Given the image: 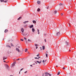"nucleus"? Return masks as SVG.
Returning <instances> with one entry per match:
<instances>
[{"label": "nucleus", "mask_w": 76, "mask_h": 76, "mask_svg": "<svg viewBox=\"0 0 76 76\" xmlns=\"http://www.w3.org/2000/svg\"><path fill=\"white\" fill-rule=\"evenodd\" d=\"M22 34L23 35V36H25V34H23V33H22Z\"/></svg>", "instance_id": "4c0bfd02"}, {"label": "nucleus", "mask_w": 76, "mask_h": 76, "mask_svg": "<svg viewBox=\"0 0 76 76\" xmlns=\"http://www.w3.org/2000/svg\"><path fill=\"white\" fill-rule=\"evenodd\" d=\"M24 39H25L26 40V38L25 37H24Z\"/></svg>", "instance_id": "ea45409f"}, {"label": "nucleus", "mask_w": 76, "mask_h": 76, "mask_svg": "<svg viewBox=\"0 0 76 76\" xmlns=\"http://www.w3.org/2000/svg\"><path fill=\"white\" fill-rule=\"evenodd\" d=\"M4 39H3V40L4 41Z\"/></svg>", "instance_id": "680f3d73"}, {"label": "nucleus", "mask_w": 76, "mask_h": 76, "mask_svg": "<svg viewBox=\"0 0 76 76\" xmlns=\"http://www.w3.org/2000/svg\"><path fill=\"white\" fill-rule=\"evenodd\" d=\"M8 32V30H5L4 32L6 33V32Z\"/></svg>", "instance_id": "2eb2a0df"}, {"label": "nucleus", "mask_w": 76, "mask_h": 76, "mask_svg": "<svg viewBox=\"0 0 76 76\" xmlns=\"http://www.w3.org/2000/svg\"><path fill=\"white\" fill-rule=\"evenodd\" d=\"M20 40L21 41H23V39H20Z\"/></svg>", "instance_id": "c85d7f7f"}, {"label": "nucleus", "mask_w": 76, "mask_h": 76, "mask_svg": "<svg viewBox=\"0 0 76 76\" xmlns=\"http://www.w3.org/2000/svg\"><path fill=\"white\" fill-rule=\"evenodd\" d=\"M34 58H36V59H38V60H39V58H37V57Z\"/></svg>", "instance_id": "bb28decb"}, {"label": "nucleus", "mask_w": 76, "mask_h": 76, "mask_svg": "<svg viewBox=\"0 0 76 76\" xmlns=\"http://www.w3.org/2000/svg\"><path fill=\"white\" fill-rule=\"evenodd\" d=\"M69 27H70V24H69Z\"/></svg>", "instance_id": "864d4df0"}, {"label": "nucleus", "mask_w": 76, "mask_h": 76, "mask_svg": "<svg viewBox=\"0 0 76 76\" xmlns=\"http://www.w3.org/2000/svg\"><path fill=\"white\" fill-rule=\"evenodd\" d=\"M42 48H41V47H40V49H41V50H42Z\"/></svg>", "instance_id": "a18cd8bd"}, {"label": "nucleus", "mask_w": 76, "mask_h": 76, "mask_svg": "<svg viewBox=\"0 0 76 76\" xmlns=\"http://www.w3.org/2000/svg\"><path fill=\"white\" fill-rule=\"evenodd\" d=\"M27 24L25 25L24 26V27H26V26H27Z\"/></svg>", "instance_id": "2f4dec72"}, {"label": "nucleus", "mask_w": 76, "mask_h": 76, "mask_svg": "<svg viewBox=\"0 0 76 76\" xmlns=\"http://www.w3.org/2000/svg\"><path fill=\"white\" fill-rule=\"evenodd\" d=\"M30 66H31V67H33L32 65H30Z\"/></svg>", "instance_id": "de8ad7c7"}, {"label": "nucleus", "mask_w": 76, "mask_h": 76, "mask_svg": "<svg viewBox=\"0 0 76 76\" xmlns=\"http://www.w3.org/2000/svg\"><path fill=\"white\" fill-rule=\"evenodd\" d=\"M42 75H44V74H42Z\"/></svg>", "instance_id": "052dcab7"}, {"label": "nucleus", "mask_w": 76, "mask_h": 76, "mask_svg": "<svg viewBox=\"0 0 76 76\" xmlns=\"http://www.w3.org/2000/svg\"><path fill=\"white\" fill-rule=\"evenodd\" d=\"M37 3L39 4H40V3H41V2L39 1H37Z\"/></svg>", "instance_id": "1a4fd4ad"}, {"label": "nucleus", "mask_w": 76, "mask_h": 76, "mask_svg": "<svg viewBox=\"0 0 76 76\" xmlns=\"http://www.w3.org/2000/svg\"><path fill=\"white\" fill-rule=\"evenodd\" d=\"M4 63H6V61H4Z\"/></svg>", "instance_id": "c03bdc74"}, {"label": "nucleus", "mask_w": 76, "mask_h": 76, "mask_svg": "<svg viewBox=\"0 0 76 76\" xmlns=\"http://www.w3.org/2000/svg\"><path fill=\"white\" fill-rule=\"evenodd\" d=\"M37 32H38V34H39V30L38 29H37Z\"/></svg>", "instance_id": "dca6fc26"}, {"label": "nucleus", "mask_w": 76, "mask_h": 76, "mask_svg": "<svg viewBox=\"0 0 76 76\" xmlns=\"http://www.w3.org/2000/svg\"><path fill=\"white\" fill-rule=\"evenodd\" d=\"M63 69H64V70L66 69V68H65L64 67H63Z\"/></svg>", "instance_id": "f704fd0d"}, {"label": "nucleus", "mask_w": 76, "mask_h": 76, "mask_svg": "<svg viewBox=\"0 0 76 76\" xmlns=\"http://www.w3.org/2000/svg\"><path fill=\"white\" fill-rule=\"evenodd\" d=\"M32 31L33 32H35V29L34 28H32Z\"/></svg>", "instance_id": "4468645a"}, {"label": "nucleus", "mask_w": 76, "mask_h": 76, "mask_svg": "<svg viewBox=\"0 0 76 76\" xmlns=\"http://www.w3.org/2000/svg\"><path fill=\"white\" fill-rule=\"evenodd\" d=\"M39 11H40V9L38 8V9L37 10V12H39Z\"/></svg>", "instance_id": "a211bd4d"}, {"label": "nucleus", "mask_w": 76, "mask_h": 76, "mask_svg": "<svg viewBox=\"0 0 76 76\" xmlns=\"http://www.w3.org/2000/svg\"><path fill=\"white\" fill-rule=\"evenodd\" d=\"M6 66L7 69H8V70L9 69V65L7 64H6Z\"/></svg>", "instance_id": "f03ea898"}, {"label": "nucleus", "mask_w": 76, "mask_h": 76, "mask_svg": "<svg viewBox=\"0 0 76 76\" xmlns=\"http://www.w3.org/2000/svg\"><path fill=\"white\" fill-rule=\"evenodd\" d=\"M42 62L43 63H44V62H45V61L44 60H43L42 61Z\"/></svg>", "instance_id": "c9c22d12"}, {"label": "nucleus", "mask_w": 76, "mask_h": 76, "mask_svg": "<svg viewBox=\"0 0 76 76\" xmlns=\"http://www.w3.org/2000/svg\"><path fill=\"white\" fill-rule=\"evenodd\" d=\"M18 48H20V47L18 46Z\"/></svg>", "instance_id": "5fc2aeb1"}, {"label": "nucleus", "mask_w": 76, "mask_h": 76, "mask_svg": "<svg viewBox=\"0 0 76 76\" xmlns=\"http://www.w3.org/2000/svg\"><path fill=\"white\" fill-rule=\"evenodd\" d=\"M69 51H71V50H69Z\"/></svg>", "instance_id": "4d7b16f0"}, {"label": "nucleus", "mask_w": 76, "mask_h": 76, "mask_svg": "<svg viewBox=\"0 0 76 76\" xmlns=\"http://www.w3.org/2000/svg\"><path fill=\"white\" fill-rule=\"evenodd\" d=\"M57 11H54V13H55V14H56V13H57Z\"/></svg>", "instance_id": "6ab92c4d"}, {"label": "nucleus", "mask_w": 76, "mask_h": 76, "mask_svg": "<svg viewBox=\"0 0 76 76\" xmlns=\"http://www.w3.org/2000/svg\"><path fill=\"white\" fill-rule=\"evenodd\" d=\"M20 59L19 58H18V59H17L16 60L18 61V60H19Z\"/></svg>", "instance_id": "a19ab883"}, {"label": "nucleus", "mask_w": 76, "mask_h": 76, "mask_svg": "<svg viewBox=\"0 0 76 76\" xmlns=\"http://www.w3.org/2000/svg\"><path fill=\"white\" fill-rule=\"evenodd\" d=\"M45 42H46V39H45Z\"/></svg>", "instance_id": "37998d69"}, {"label": "nucleus", "mask_w": 76, "mask_h": 76, "mask_svg": "<svg viewBox=\"0 0 76 76\" xmlns=\"http://www.w3.org/2000/svg\"><path fill=\"white\" fill-rule=\"evenodd\" d=\"M11 45L12 47H13V44H12V43H11Z\"/></svg>", "instance_id": "a878e982"}, {"label": "nucleus", "mask_w": 76, "mask_h": 76, "mask_svg": "<svg viewBox=\"0 0 76 76\" xmlns=\"http://www.w3.org/2000/svg\"><path fill=\"white\" fill-rule=\"evenodd\" d=\"M7 2V1H4V3H6V2Z\"/></svg>", "instance_id": "c756f323"}, {"label": "nucleus", "mask_w": 76, "mask_h": 76, "mask_svg": "<svg viewBox=\"0 0 76 76\" xmlns=\"http://www.w3.org/2000/svg\"><path fill=\"white\" fill-rule=\"evenodd\" d=\"M23 68H22V69H21L20 70V71H22V70H23Z\"/></svg>", "instance_id": "e433bc0d"}, {"label": "nucleus", "mask_w": 76, "mask_h": 76, "mask_svg": "<svg viewBox=\"0 0 76 76\" xmlns=\"http://www.w3.org/2000/svg\"><path fill=\"white\" fill-rule=\"evenodd\" d=\"M33 23H36V21L35 20H33Z\"/></svg>", "instance_id": "ddd939ff"}, {"label": "nucleus", "mask_w": 76, "mask_h": 76, "mask_svg": "<svg viewBox=\"0 0 76 76\" xmlns=\"http://www.w3.org/2000/svg\"><path fill=\"white\" fill-rule=\"evenodd\" d=\"M15 50L16 51H17L18 52V53H20V50H19V48H16Z\"/></svg>", "instance_id": "f257e3e1"}, {"label": "nucleus", "mask_w": 76, "mask_h": 76, "mask_svg": "<svg viewBox=\"0 0 76 76\" xmlns=\"http://www.w3.org/2000/svg\"><path fill=\"white\" fill-rule=\"evenodd\" d=\"M1 2H4V0H1Z\"/></svg>", "instance_id": "b1692460"}, {"label": "nucleus", "mask_w": 76, "mask_h": 76, "mask_svg": "<svg viewBox=\"0 0 76 76\" xmlns=\"http://www.w3.org/2000/svg\"><path fill=\"white\" fill-rule=\"evenodd\" d=\"M37 57H38L39 58H41V57L39 56H37Z\"/></svg>", "instance_id": "8fccbe9b"}, {"label": "nucleus", "mask_w": 76, "mask_h": 76, "mask_svg": "<svg viewBox=\"0 0 76 76\" xmlns=\"http://www.w3.org/2000/svg\"><path fill=\"white\" fill-rule=\"evenodd\" d=\"M56 67H58V66H56Z\"/></svg>", "instance_id": "bf43d9fd"}, {"label": "nucleus", "mask_w": 76, "mask_h": 76, "mask_svg": "<svg viewBox=\"0 0 76 76\" xmlns=\"http://www.w3.org/2000/svg\"><path fill=\"white\" fill-rule=\"evenodd\" d=\"M20 72H19V74H20Z\"/></svg>", "instance_id": "3c124183"}, {"label": "nucleus", "mask_w": 76, "mask_h": 76, "mask_svg": "<svg viewBox=\"0 0 76 76\" xmlns=\"http://www.w3.org/2000/svg\"><path fill=\"white\" fill-rule=\"evenodd\" d=\"M28 41H30V42H31V41L29 39H28Z\"/></svg>", "instance_id": "7c9ffc66"}, {"label": "nucleus", "mask_w": 76, "mask_h": 76, "mask_svg": "<svg viewBox=\"0 0 76 76\" xmlns=\"http://www.w3.org/2000/svg\"><path fill=\"white\" fill-rule=\"evenodd\" d=\"M28 49H26L25 50V52H26V51H28Z\"/></svg>", "instance_id": "412c9836"}, {"label": "nucleus", "mask_w": 76, "mask_h": 76, "mask_svg": "<svg viewBox=\"0 0 76 76\" xmlns=\"http://www.w3.org/2000/svg\"><path fill=\"white\" fill-rule=\"evenodd\" d=\"M61 16H63V14L61 13Z\"/></svg>", "instance_id": "79ce46f5"}, {"label": "nucleus", "mask_w": 76, "mask_h": 76, "mask_svg": "<svg viewBox=\"0 0 76 76\" xmlns=\"http://www.w3.org/2000/svg\"><path fill=\"white\" fill-rule=\"evenodd\" d=\"M37 63H38L40 64V63H41V62H42V61L40 60V61L39 62L38 61H37Z\"/></svg>", "instance_id": "39448f33"}, {"label": "nucleus", "mask_w": 76, "mask_h": 76, "mask_svg": "<svg viewBox=\"0 0 76 76\" xmlns=\"http://www.w3.org/2000/svg\"><path fill=\"white\" fill-rule=\"evenodd\" d=\"M21 31L22 32V33H23V32H24V29L23 28H21Z\"/></svg>", "instance_id": "20e7f679"}, {"label": "nucleus", "mask_w": 76, "mask_h": 76, "mask_svg": "<svg viewBox=\"0 0 76 76\" xmlns=\"http://www.w3.org/2000/svg\"><path fill=\"white\" fill-rule=\"evenodd\" d=\"M46 57L47 58L48 57V54L47 53H46Z\"/></svg>", "instance_id": "4be33fe9"}, {"label": "nucleus", "mask_w": 76, "mask_h": 76, "mask_svg": "<svg viewBox=\"0 0 76 76\" xmlns=\"http://www.w3.org/2000/svg\"><path fill=\"white\" fill-rule=\"evenodd\" d=\"M34 62L35 63H36V64H37V61L36 62V61H34Z\"/></svg>", "instance_id": "72a5a7b5"}, {"label": "nucleus", "mask_w": 76, "mask_h": 76, "mask_svg": "<svg viewBox=\"0 0 76 76\" xmlns=\"http://www.w3.org/2000/svg\"><path fill=\"white\" fill-rule=\"evenodd\" d=\"M34 27V25H31L30 27V28H33Z\"/></svg>", "instance_id": "6e6552de"}, {"label": "nucleus", "mask_w": 76, "mask_h": 76, "mask_svg": "<svg viewBox=\"0 0 76 76\" xmlns=\"http://www.w3.org/2000/svg\"><path fill=\"white\" fill-rule=\"evenodd\" d=\"M42 50H45V46H43L42 47Z\"/></svg>", "instance_id": "f8f14e48"}, {"label": "nucleus", "mask_w": 76, "mask_h": 76, "mask_svg": "<svg viewBox=\"0 0 76 76\" xmlns=\"http://www.w3.org/2000/svg\"><path fill=\"white\" fill-rule=\"evenodd\" d=\"M28 72L27 71H26V72H24V73H26Z\"/></svg>", "instance_id": "58836bf2"}, {"label": "nucleus", "mask_w": 76, "mask_h": 76, "mask_svg": "<svg viewBox=\"0 0 76 76\" xmlns=\"http://www.w3.org/2000/svg\"><path fill=\"white\" fill-rule=\"evenodd\" d=\"M44 36H46L47 35V34H44Z\"/></svg>", "instance_id": "473e14b6"}, {"label": "nucleus", "mask_w": 76, "mask_h": 76, "mask_svg": "<svg viewBox=\"0 0 76 76\" xmlns=\"http://www.w3.org/2000/svg\"><path fill=\"white\" fill-rule=\"evenodd\" d=\"M7 58V57H6L4 56L3 58V60H5V59H6Z\"/></svg>", "instance_id": "9d476101"}, {"label": "nucleus", "mask_w": 76, "mask_h": 76, "mask_svg": "<svg viewBox=\"0 0 76 76\" xmlns=\"http://www.w3.org/2000/svg\"><path fill=\"white\" fill-rule=\"evenodd\" d=\"M66 44V45H68L69 43L67 42H65Z\"/></svg>", "instance_id": "aec40b11"}, {"label": "nucleus", "mask_w": 76, "mask_h": 76, "mask_svg": "<svg viewBox=\"0 0 76 76\" xmlns=\"http://www.w3.org/2000/svg\"><path fill=\"white\" fill-rule=\"evenodd\" d=\"M36 48V49H37V48H38V47L37 46Z\"/></svg>", "instance_id": "09e8293b"}, {"label": "nucleus", "mask_w": 76, "mask_h": 76, "mask_svg": "<svg viewBox=\"0 0 76 76\" xmlns=\"http://www.w3.org/2000/svg\"><path fill=\"white\" fill-rule=\"evenodd\" d=\"M47 9H48V7H47Z\"/></svg>", "instance_id": "603ef678"}, {"label": "nucleus", "mask_w": 76, "mask_h": 76, "mask_svg": "<svg viewBox=\"0 0 76 76\" xmlns=\"http://www.w3.org/2000/svg\"><path fill=\"white\" fill-rule=\"evenodd\" d=\"M37 56H39V55H37Z\"/></svg>", "instance_id": "49530a36"}, {"label": "nucleus", "mask_w": 76, "mask_h": 76, "mask_svg": "<svg viewBox=\"0 0 76 76\" xmlns=\"http://www.w3.org/2000/svg\"><path fill=\"white\" fill-rule=\"evenodd\" d=\"M15 65V62H14L12 65V67H13Z\"/></svg>", "instance_id": "423d86ee"}, {"label": "nucleus", "mask_w": 76, "mask_h": 76, "mask_svg": "<svg viewBox=\"0 0 76 76\" xmlns=\"http://www.w3.org/2000/svg\"><path fill=\"white\" fill-rule=\"evenodd\" d=\"M28 22H29V21H25L24 22H23V23L24 24H25V23H27Z\"/></svg>", "instance_id": "0eeeda50"}, {"label": "nucleus", "mask_w": 76, "mask_h": 76, "mask_svg": "<svg viewBox=\"0 0 76 76\" xmlns=\"http://www.w3.org/2000/svg\"><path fill=\"white\" fill-rule=\"evenodd\" d=\"M46 61H47V60H45V62Z\"/></svg>", "instance_id": "13d9d810"}, {"label": "nucleus", "mask_w": 76, "mask_h": 76, "mask_svg": "<svg viewBox=\"0 0 76 76\" xmlns=\"http://www.w3.org/2000/svg\"><path fill=\"white\" fill-rule=\"evenodd\" d=\"M35 46L36 47H37V46H38V45L37 44H35Z\"/></svg>", "instance_id": "cd10ccee"}, {"label": "nucleus", "mask_w": 76, "mask_h": 76, "mask_svg": "<svg viewBox=\"0 0 76 76\" xmlns=\"http://www.w3.org/2000/svg\"><path fill=\"white\" fill-rule=\"evenodd\" d=\"M59 6H61V5L62 6H63V4L60 3V4H59Z\"/></svg>", "instance_id": "9b49d317"}, {"label": "nucleus", "mask_w": 76, "mask_h": 76, "mask_svg": "<svg viewBox=\"0 0 76 76\" xmlns=\"http://www.w3.org/2000/svg\"><path fill=\"white\" fill-rule=\"evenodd\" d=\"M6 47H9V48H11V47H10V46L9 45H7Z\"/></svg>", "instance_id": "f3484780"}, {"label": "nucleus", "mask_w": 76, "mask_h": 76, "mask_svg": "<svg viewBox=\"0 0 76 76\" xmlns=\"http://www.w3.org/2000/svg\"><path fill=\"white\" fill-rule=\"evenodd\" d=\"M35 64H33V65H35Z\"/></svg>", "instance_id": "6e6d98bb"}, {"label": "nucleus", "mask_w": 76, "mask_h": 76, "mask_svg": "<svg viewBox=\"0 0 76 76\" xmlns=\"http://www.w3.org/2000/svg\"><path fill=\"white\" fill-rule=\"evenodd\" d=\"M21 18V17H20L18 19V20H19Z\"/></svg>", "instance_id": "393cba45"}, {"label": "nucleus", "mask_w": 76, "mask_h": 76, "mask_svg": "<svg viewBox=\"0 0 76 76\" xmlns=\"http://www.w3.org/2000/svg\"><path fill=\"white\" fill-rule=\"evenodd\" d=\"M59 74H60V72H59L57 74L58 75H59Z\"/></svg>", "instance_id": "5701e85b"}, {"label": "nucleus", "mask_w": 76, "mask_h": 76, "mask_svg": "<svg viewBox=\"0 0 76 76\" xmlns=\"http://www.w3.org/2000/svg\"><path fill=\"white\" fill-rule=\"evenodd\" d=\"M60 32H58L56 33V35H57V36H58V35H60Z\"/></svg>", "instance_id": "7ed1b4c3"}]
</instances>
